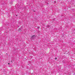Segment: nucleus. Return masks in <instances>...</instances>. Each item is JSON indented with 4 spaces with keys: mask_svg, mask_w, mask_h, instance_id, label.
<instances>
[{
    "mask_svg": "<svg viewBox=\"0 0 75 75\" xmlns=\"http://www.w3.org/2000/svg\"><path fill=\"white\" fill-rule=\"evenodd\" d=\"M47 27H48V28H49V27H50V26L49 25H47Z\"/></svg>",
    "mask_w": 75,
    "mask_h": 75,
    "instance_id": "7ed1b4c3",
    "label": "nucleus"
},
{
    "mask_svg": "<svg viewBox=\"0 0 75 75\" xmlns=\"http://www.w3.org/2000/svg\"><path fill=\"white\" fill-rule=\"evenodd\" d=\"M72 10H73V11H75V9L74 8L72 9Z\"/></svg>",
    "mask_w": 75,
    "mask_h": 75,
    "instance_id": "20e7f679",
    "label": "nucleus"
},
{
    "mask_svg": "<svg viewBox=\"0 0 75 75\" xmlns=\"http://www.w3.org/2000/svg\"><path fill=\"white\" fill-rule=\"evenodd\" d=\"M8 65H9V64H10V63H8Z\"/></svg>",
    "mask_w": 75,
    "mask_h": 75,
    "instance_id": "423d86ee",
    "label": "nucleus"
},
{
    "mask_svg": "<svg viewBox=\"0 0 75 75\" xmlns=\"http://www.w3.org/2000/svg\"><path fill=\"white\" fill-rule=\"evenodd\" d=\"M57 59V58H55V59Z\"/></svg>",
    "mask_w": 75,
    "mask_h": 75,
    "instance_id": "39448f33",
    "label": "nucleus"
},
{
    "mask_svg": "<svg viewBox=\"0 0 75 75\" xmlns=\"http://www.w3.org/2000/svg\"><path fill=\"white\" fill-rule=\"evenodd\" d=\"M16 17L17 16V15H16Z\"/></svg>",
    "mask_w": 75,
    "mask_h": 75,
    "instance_id": "0eeeda50",
    "label": "nucleus"
},
{
    "mask_svg": "<svg viewBox=\"0 0 75 75\" xmlns=\"http://www.w3.org/2000/svg\"><path fill=\"white\" fill-rule=\"evenodd\" d=\"M18 31H21V28H19L18 29Z\"/></svg>",
    "mask_w": 75,
    "mask_h": 75,
    "instance_id": "f03ea898",
    "label": "nucleus"
},
{
    "mask_svg": "<svg viewBox=\"0 0 75 75\" xmlns=\"http://www.w3.org/2000/svg\"><path fill=\"white\" fill-rule=\"evenodd\" d=\"M35 37H36L35 35H33L31 36V40H34L35 38Z\"/></svg>",
    "mask_w": 75,
    "mask_h": 75,
    "instance_id": "f257e3e1",
    "label": "nucleus"
}]
</instances>
